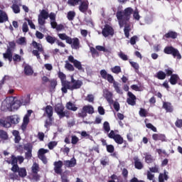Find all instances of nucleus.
Masks as SVG:
<instances>
[{
    "instance_id": "obj_42",
    "label": "nucleus",
    "mask_w": 182,
    "mask_h": 182,
    "mask_svg": "<svg viewBox=\"0 0 182 182\" xmlns=\"http://www.w3.org/2000/svg\"><path fill=\"white\" fill-rule=\"evenodd\" d=\"M111 71L112 73H115V75H119V73H122V68L119 65H116L111 68Z\"/></svg>"
},
{
    "instance_id": "obj_34",
    "label": "nucleus",
    "mask_w": 182,
    "mask_h": 182,
    "mask_svg": "<svg viewBox=\"0 0 182 182\" xmlns=\"http://www.w3.org/2000/svg\"><path fill=\"white\" fill-rule=\"evenodd\" d=\"M163 107L166 112H169V113L173 112V106H171V103L170 102H164Z\"/></svg>"
},
{
    "instance_id": "obj_46",
    "label": "nucleus",
    "mask_w": 182,
    "mask_h": 182,
    "mask_svg": "<svg viewBox=\"0 0 182 182\" xmlns=\"http://www.w3.org/2000/svg\"><path fill=\"white\" fill-rule=\"evenodd\" d=\"M18 176L20 177H22V178L26 177L27 173H26V169L25 168H20L18 169Z\"/></svg>"
},
{
    "instance_id": "obj_7",
    "label": "nucleus",
    "mask_w": 182,
    "mask_h": 182,
    "mask_svg": "<svg viewBox=\"0 0 182 182\" xmlns=\"http://www.w3.org/2000/svg\"><path fill=\"white\" fill-rule=\"evenodd\" d=\"M14 100L15 98L13 97H6L1 103V110H11Z\"/></svg>"
},
{
    "instance_id": "obj_55",
    "label": "nucleus",
    "mask_w": 182,
    "mask_h": 182,
    "mask_svg": "<svg viewBox=\"0 0 182 182\" xmlns=\"http://www.w3.org/2000/svg\"><path fill=\"white\" fill-rule=\"evenodd\" d=\"M130 31H132V29L130 28V26L126 25L124 29V32L126 38H129Z\"/></svg>"
},
{
    "instance_id": "obj_25",
    "label": "nucleus",
    "mask_w": 182,
    "mask_h": 182,
    "mask_svg": "<svg viewBox=\"0 0 182 182\" xmlns=\"http://www.w3.org/2000/svg\"><path fill=\"white\" fill-rule=\"evenodd\" d=\"M4 59H8L9 62H12V50L9 48L5 53L3 54Z\"/></svg>"
},
{
    "instance_id": "obj_28",
    "label": "nucleus",
    "mask_w": 182,
    "mask_h": 182,
    "mask_svg": "<svg viewBox=\"0 0 182 182\" xmlns=\"http://www.w3.org/2000/svg\"><path fill=\"white\" fill-rule=\"evenodd\" d=\"M6 21H8V15L5 11L0 10V23H4Z\"/></svg>"
},
{
    "instance_id": "obj_1",
    "label": "nucleus",
    "mask_w": 182,
    "mask_h": 182,
    "mask_svg": "<svg viewBox=\"0 0 182 182\" xmlns=\"http://www.w3.org/2000/svg\"><path fill=\"white\" fill-rule=\"evenodd\" d=\"M83 85V82L79 80H75L73 75H71V82L68 81L63 82V87L61 90L63 93H68V89L70 90H75V89H80L82 85Z\"/></svg>"
},
{
    "instance_id": "obj_21",
    "label": "nucleus",
    "mask_w": 182,
    "mask_h": 182,
    "mask_svg": "<svg viewBox=\"0 0 182 182\" xmlns=\"http://www.w3.org/2000/svg\"><path fill=\"white\" fill-rule=\"evenodd\" d=\"M48 18L50 20L51 28H55L56 26V14L53 12L48 14Z\"/></svg>"
},
{
    "instance_id": "obj_60",
    "label": "nucleus",
    "mask_w": 182,
    "mask_h": 182,
    "mask_svg": "<svg viewBox=\"0 0 182 182\" xmlns=\"http://www.w3.org/2000/svg\"><path fill=\"white\" fill-rule=\"evenodd\" d=\"M106 79L107 80V82H109V83H114V78L113 77V75L109 74Z\"/></svg>"
},
{
    "instance_id": "obj_38",
    "label": "nucleus",
    "mask_w": 182,
    "mask_h": 182,
    "mask_svg": "<svg viewBox=\"0 0 182 182\" xmlns=\"http://www.w3.org/2000/svg\"><path fill=\"white\" fill-rule=\"evenodd\" d=\"M58 37L60 38V39H62V41H65L67 43H68V42H70V37L66 36L65 33H58Z\"/></svg>"
},
{
    "instance_id": "obj_16",
    "label": "nucleus",
    "mask_w": 182,
    "mask_h": 182,
    "mask_svg": "<svg viewBox=\"0 0 182 182\" xmlns=\"http://www.w3.org/2000/svg\"><path fill=\"white\" fill-rule=\"evenodd\" d=\"M128 96L129 97L127 99V102L128 105H130L131 106H135L136 105V96L133 95L131 92H128Z\"/></svg>"
},
{
    "instance_id": "obj_43",
    "label": "nucleus",
    "mask_w": 182,
    "mask_h": 182,
    "mask_svg": "<svg viewBox=\"0 0 182 182\" xmlns=\"http://www.w3.org/2000/svg\"><path fill=\"white\" fill-rule=\"evenodd\" d=\"M9 136H8V133L4 130H0V139L1 140H8Z\"/></svg>"
},
{
    "instance_id": "obj_50",
    "label": "nucleus",
    "mask_w": 182,
    "mask_h": 182,
    "mask_svg": "<svg viewBox=\"0 0 182 182\" xmlns=\"http://www.w3.org/2000/svg\"><path fill=\"white\" fill-rule=\"evenodd\" d=\"M47 42L48 43H50V45H53V43H55V42H56V38L55 37H52L50 36H48L46 38Z\"/></svg>"
},
{
    "instance_id": "obj_62",
    "label": "nucleus",
    "mask_w": 182,
    "mask_h": 182,
    "mask_svg": "<svg viewBox=\"0 0 182 182\" xmlns=\"http://www.w3.org/2000/svg\"><path fill=\"white\" fill-rule=\"evenodd\" d=\"M78 141H79V138L77 136H72V139H71L72 144H77Z\"/></svg>"
},
{
    "instance_id": "obj_18",
    "label": "nucleus",
    "mask_w": 182,
    "mask_h": 182,
    "mask_svg": "<svg viewBox=\"0 0 182 182\" xmlns=\"http://www.w3.org/2000/svg\"><path fill=\"white\" fill-rule=\"evenodd\" d=\"M21 6H22V4H18L16 1H14L11 6V9H12L14 14H21Z\"/></svg>"
},
{
    "instance_id": "obj_13",
    "label": "nucleus",
    "mask_w": 182,
    "mask_h": 182,
    "mask_svg": "<svg viewBox=\"0 0 182 182\" xmlns=\"http://www.w3.org/2000/svg\"><path fill=\"white\" fill-rule=\"evenodd\" d=\"M68 60L70 62V63H73L76 69H78V70H83V68L82 67V63L80 61L75 60L73 55H70L68 57Z\"/></svg>"
},
{
    "instance_id": "obj_49",
    "label": "nucleus",
    "mask_w": 182,
    "mask_h": 182,
    "mask_svg": "<svg viewBox=\"0 0 182 182\" xmlns=\"http://www.w3.org/2000/svg\"><path fill=\"white\" fill-rule=\"evenodd\" d=\"M103 129L105 133L110 132V124L108 122H105L103 124Z\"/></svg>"
},
{
    "instance_id": "obj_6",
    "label": "nucleus",
    "mask_w": 182,
    "mask_h": 182,
    "mask_svg": "<svg viewBox=\"0 0 182 182\" xmlns=\"http://www.w3.org/2000/svg\"><path fill=\"white\" fill-rule=\"evenodd\" d=\"M78 9L82 14H92V11L89 10V1L81 0L79 4Z\"/></svg>"
},
{
    "instance_id": "obj_37",
    "label": "nucleus",
    "mask_w": 182,
    "mask_h": 182,
    "mask_svg": "<svg viewBox=\"0 0 182 182\" xmlns=\"http://www.w3.org/2000/svg\"><path fill=\"white\" fill-rule=\"evenodd\" d=\"M12 134L15 137V139H14L15 143H18V141H21V136L19 135L18 131L14 130L12 132Z\"/></svg>"
},
{
    "instance_id": "obj_3",
    "label": "nucleus",
    "mask_w": 182,
    "mask_h": 182,
    "mask_svg": "<svg viewBox=\"0 0 182 182\" xmlns=\"http://www.w3.org/2000/svg\"><path fill=\"white\" fill-rule=\"evenodd\" d=\"M21 119L18 115H12L6 118H0V126L9 129L12 124H18Z\"/></svg>"
},
{
    "instance_id": "obj_4",
    "label": "nucleus",
    "mask_w": 182,
    "mask_h": 182,
    "mask_svg": "<svg viewBox=\"0 0 182 182\" xmlns=\"http://www.w3.org/2000/svg\"><path fill=\"white\" fill-rule=\"evenodd\" d=\"M32 46L33 47L34 49H37V50H33L32 51V53L34 56H36L38 60H40L41 59V53H39V52H42L44 56V59L46 60H48V59H49V55L43 53V46H42V44L37 43L36 41H33Z\"/></svg>"
},
{
    "instance_id": "obj_29",
    "label": "nucleus",
    "mask_w": 182,
    "mask_h": 182,
    "mask_svg": "<svg viewBox=\"0 0 182 182\" xmlns=\"http://www.w3.org/2000/svg\"><path fill=\"white\" fill-rule=\"evenodd\" d=\"M144 156H145V162L147 163L148 164L153 163V161L156 160V159H154V157H153L149 154H144Z\"/></svg>"
},
{
    "instance_id": "obj_48",
    "label": "nucleus",
    "mask_w": 182,
    "mask_h": 182,
    "mask_svg": "<svg viewBox=\"0 0 182 182\" xmlns=\"http://www.w3.org/2000/svg\"><path fill=\"white\" fill-rule=\"evenodd\" d=\"M168 178V176H167V173H160L159 176V182H164V180H167Z\"/></svg>"
},
{
    "instance_id": "obj_59",
    "label": "nucleus",
    "mask_w": 182,
    "mask_h": 182,
    "mask_svg": "<svg viewBox=\"0 0 182 182\" xmlns=\"http://www.w3.org/2000/svg\"><path fill=\"white\" fill-rule=\"evenodd\" d=\"M151 173H159V166L155 165L154 167L149 168V171Z\"/></svg>"
},
{
    "instance_id": "obj_12",
    "label": "nucleus",
    "mask_w": 182,
    "mask_h": 182,
    "mask_svg": "<svg viewBox=\"0 0 182 182\" xmlns=\"http://www.w3.org/2000/svg\"><path fill=\"white\" fill-rule=\"evenodd\" d=\"M69 45H71L72 49H79L80 48V41L77 38H70Z\"/></svg>"
},
{
    "instance_id": "obj_40",
    "label": "nucleus",
    "mask_w": 182,
    "mask_h": 182,
    "mask_svg": "<svg viewBox=\"0 0 182 182\" xmlns=\"http://www.w3.org/2000/svg\"><path fill=\"white\" fill-rule=\"evenodd\" d=\"M134 161H135V168H138V170H141L143 168V164L139 159L134 158Z\"/></svg>"
},
{
    "instance_id": "obj_58",
    "label": "nucleus",
    "mask_w": 182,
    "mask_h": 182,
    "mask_svg": "<svg viewBox=\"0 0 182 182\" xmlns=\"http://www.w3.org/2000/svg\"><path fill=\"white\" fill-rule=\"evenodd\" d=\"M85 100L87 102H89V103H93V102L95 101V96H93V95H88L86 97Z\"/></svg>"
},
{
    "instance_id": "obj_8",
    "label": "nucleus",
    "mask_w": 182,
    "mask_h": 182,
    "mask_svg": "<svg viewBox=\"0 0 182 182\" xmlns=\"http://www.w3.org/2000/svg\"><path fill=\"white\" fill-rule=\"evenodd\" d=\"M88 114H93L95 109L92 105H85L82 107L81 112L78 114L79 117H86Z\"/></svg>"
},
{
    "instance_id": "obj_41",
    "label": "nucleus",
    "mask_w": 182,
    "mask_h": 182,
    "mask_svg": "<svg viewBox=\"0 0 182 182\" xmlns=\"http://www.w3.org/2000/svg\"><path fill=\"white\" fill-rule=\"evenodd\" d=\"M82 0H68V4L70 6H76L80 4Z\"/></svg>"
},
{
    "instance_id": "obj_64",
    "label": "nucleus",
    "mask_w": 182,
    "mask_h": 182,
    "mask_svg": "<svg viewBox=\"0 0 182 182\" xmlns=\"http://www.w3.org/2000/svg\"><path fill=\"white\" fill-rule=\"evenodd\" d=\"M90 51H91V53H92L93 58H95V56H97V57L99 56V52L97 51L96 48H92L90 49Z\"/></svg>"
},
{
    "instance_id": "obj_23",
    "label": "nucleus",
    "mask_w": 182,
    "mask_h": 182,
    "mask_svg": "<svg viewBox=\"0 0 182 182\" xmlns=\"http://www.w3.org/2000/svg\"><path fill=\"white\" fill-rule=\"evenodd\" d=\"M180 80V77H178V75L177 74H173L171 75V77L169 79V82L171 85H177L178 82Z\"/></svg>"
},
{
    "instance_id": "obj_61",
    "label": "nucleus",
    "mask_w": 182,
    "mask_h": 182,
    "mask_svg": "<svg viewBox=\"0 0 182 182\" xmlns=\"http://www.w3.org/2000/svg\"><path fill=\"white\" fill-rule=\"evenodd\" d=\"M106 147L108 153H113L114 151V146L113 145H107Z\"/></svg>"
},
{
    "instance_id": "obj_14",
    "label": "nucleus",
    "mask_w": 182,
    "mask_h": 182,
    "mask_svg": "<svg viewBox=\"0 0 182 182\" xmlns=\"http://www.w3.org/2000/svg\"><path fill=\"white\" fill-rule=\"evenodd\" d=\"M55 110L60 117H65V116H66V112H63V110H65V107L62 104H57L55 105Z\"/></svg>"
},
{
    "instance_id": "obj_15",
    "label": "nucleus",
    "mask_w": 182,
    "mask_h": 182,
    "mask_svg": "<svg viewBox=\"0 0 182 182\" xmlns=\"http://www.w3.org/2000/svg\"><path fill=\"white\" fill-rule=\"evenodd\" d=\"M103 93L104 97L106 99L108 103H109V105H112V103H113V93L107 90H104Z\"/></svg>"
},
{
    "instance_id": "obj_35",
    "label": "nucleus",
    "mask_w": 182,
    "mask_h": 182,
    "mask_svg": "<svg viewBox=\"0 0 182 182\" xmlns=\"http://www.w3.org/2000/svg\"><path fill=\"white\" fill-rule=\"evenodd\" d=\"M6 163L11 164V166L18 165V158L15 156H11V160H6Z\"/></svg>"
},
{
    "instance_id": "obj_22",
    "label": "nucleus",
    "mask_w": 182,
    "mask_h": 182,
    "mask_svg": "<svg viewBox=\"0 0 182 182\" xmlns=\"http://www.w3.org/2000/svg\"><path fill=\"white\" fill-rule=\"evenodd\" d=\"M63 164L65 167H75L76 166V159L73 158L70 160L64 161Z\"/></svg>"
},
{
    "instance_id": "obj_17",
    "label": "nucleus",
    "mask_w": 182,
    "mask_h": 182,
    "mask_svg": "<svg viewBox=\"0 0 182 182\" xmlns=\"http://www.w3.org/2000/svg\"><path fill=\"white\" fill-rule=\"evenodd\" d=\"M62 166H63V162L62 161L54 162V170L57 174H60V173H62Z\"/></svg>"
},
{
    "instance_id": "obj_57",
    "label": "nucleus",
    "mask_w": 182,
    "mask_h": 182,
    "mask_svg": "<svg viewBox=\"0 0 182 182\" xmlns=\"http://www.w3.org/2000/svg\"><path fill=\"white\" fill-rule=\"evenodd\" d=\"M118 56L120 58V59H122V60H128L129 58H127V55L124 54V53L120 51L118 53Z\"/></svg>"
},
{
    "instance_id": "obj_9",
    "label": "nucleus",
    "mask_w": 182,
    "mask_h": 182,
    "mask_svg": "<svg viewBox=\"0 0 182 182\" xmlns=\"http://www.w3.org/2000/svg\"><path fill=\"white\" fill-rule=\"evenodd\" d=\"M108 137L112 139L117 144H123V137L120 134L114 133V131L112 130L108 134Z\"/></svg>"
},
{
    "instance_id": "obj_45",
    "label": "nucleus",
    "mask_w": 182,
    "mask_h": 182,
    "mask_svg": "<svg viewBox=\"0 0 182 182\" xmlns=\"http://www.w3.org/2000/svg\"><path fill=\"white\" fill-rule=\"evenodd\" d=\"M75 16H76V13L73 11H69L67 14L68 21H73V19H75Z\"/></svg>"
},
{
    "instance_id": "obj_36",
    "label": "nucleus",
    "mask_w": 182,
    "mask_h": 182,
    "mask_svg": "<svg viewBox=\"0 0 182 182\" xmlns=\"http://www.w3.org/2000/svg\"><path fill=\"white\" fill-rule=\"evenodd\" d=\"M165 38H172V39H176V38H177V33L174 31H169L168 33L164 35L163 39Z\"/></svg>"
},
{
    "instance_id": "obj_63",
    "label": "nucleus",
    "mask_w": 182,
    "mask_h": 182,
    "mask_svg": "<svg viewBox=\"0 0 182 182\" xmlns=\"http://www.w3.org/2000/svg\"><path fill=\"white\" fill-rule=\"evenodd\" d=\"M100 73L102 79H106V77H107V75H109L105 70H102Z\"/></svg>"
},
{
    "instance_id": "obj_33",
    "label": "nucleus",
    "mask_w": 182,
    "mask_h": 182,
    "mask_svg": "<svg viewBox=\"0 0 182 182\" xmlns=\"http://www.w3.org/2000/svg\"><path fill=\"white\" fill-rule=\"evenodd\" d=\"M113 86L117 93H119V95H123V91L120 90V84H119V82L114 81Z\"/></svg>"
},
{
    "instance_id": "obj_31",
    "label": "nucleus",
    "mask_w": 182,
    "mask_h": 182,
    "mask_svg": "<svg viewBox=\"0 0 182 182\" xmlns=\"http://www.w3.org/2000/svg\"><path fill=\"white\" fill-rule=\"evenodd\" d=\"M46 113L48 117L50 119V117L53 115V108L50 105L47 106L46 107Z\"/></svg>"
},
{
    "instance_id": "obj_2",
    "label": "nucleus",
    "mask_w": 182,
    "mask_h": 182,
    "mask_svg": "<svg viewBox=\"0 0 182 182\" xmlns=\"http://www.w3.org/2000/svg\"><path fill=\"white\" fill-rule=\"evenodd\" d=\"M133 14V9L128 7L124 11H117V18L119 21L120 28H123L127 21L130 19V15Z\"/></svg>"
},
{
    "instance_id": "obj_47",
    "label": "nucleus",
    "mask_w": 182,
    "mask_h": 182,
    "mask_svg": "<svg viewBox=\"0 0 182 182\" xmlns=\"http://www.w3.org/2000/svg\"><path fill=\"white\" fill-rule=\"evenodd\" d=\"M31 170L34 174H38V171H39V164L34 163L32 166Z\"/></svg>"
},
{
    "instance_id": "obj_39",
    "label": "nucleus",
    "mask_w": 182,
    "mask_h": 182,
    "mask_svg": "<svg viewBox=\"0 0 182 182\" xmlns=\"http://www.w3.org/2000/svg\"><path fill=\"white\" fill-rule=\"evenodd\" d=\"M66 107L68 109V110H73V112H76V110H77V107H76V105L72 102H68Z\"/></svg>"
},
{
    "instance_id": "obj_5",
    "label": "nucleus",
    "mask_w": 182,
    "mask_h": 182,
    "mask_svg": "<svg viewBox=\"0 0 182 182\" xmlns=\"http://www.w3.org/2000/svg\"><path fill=\"white\" fill-rule=\"evenodd\" d=\"M49 18V11L48 9L40 10V14L38 16V22L40 26H43L46 23V19Z\"/></svg>"
},
{
    "instance_id": "obj_32",
    "label": "nucleus",
    "mask_w": 182,
    "mask_h": 182,
    "mask_svg": "<svg viewBox=\"0 0 182 182\" xmlns=\"http://www.w3.org/2000/svg\"><path fill=\"white\" fill-rule=\"evenodd\" d=\"M166 74L163 71H159L155 75V77H157V79H159V80H164V79H166Z\"/></svg>"
},
{
    "instance_id": "obj_27",
    "label": "nucleus",
    "mask_w": 182,
    "mask_h": 182,
    "mask_svg": "<svg viewBox=\"0 0 182 182\" xmlns=\"http://www.w3.org/2000/svg\"><path fill=\"white\" fill-rule=\"evenodd\" d=\"M16 43L18 45H21V46H26L28 41H26V38L25 37H19L16 41Z\"/></svg>"
},
{
    "instance_id": "obj_19",
    "label": "nucleus",
    "mask_w": 182,
    "mask_h": 182,
    "mask_svg": "<svg viewBox=\"0 0 182 182\" xmlns=\"http://www.w3.org/2000/svg\"><path fill=\"white\" fill-rule=\"evenodd\" d=\"M152 139L153 140H155V141H157V140H161V141H167L166 135L163 134H154L152 135Z\"/></svg>"
},
{
    "instance_id": "obj_10",
    "label": "nucleus",
    "mask_w": 182,
    "mask_h": 182,
    "mask_svg": "<svg viewBox=\"0 0 182 182\" xmlns=\"http://www.w3.org/2000/svg\"><path fill=\"white\" fill-rule=\"evenodd\" d=\"M102 33L103 36H105V38H107V36H113L114 31L113 30V28L112 26L107 24L102 29Z\"/></svg>"
},
{
    "instance_id": "obj_44",
    "label": "nucleus",
    "mask_w": 182,
    "mask_h": 182,
    "mask_svg": "<svg viewBox=\"0 0 182 182\" xmlns=\"http://www.w3.org/2000/svg\"><path fill=\"white\" fill-rule=\"evenodd\" d=\"M175 49L176 48L172 46H168L164 48V52L166 53V55H171Z\"/></svg>"
},
{
    "instance_id": "obj_26",
    "label": "nucleus",
    "mask_w": 182,
    "mask_h": 182,
    "mask_svg": "<svg viewBox=\"0 0 182 182\" xmlns=\"http://www.w3.org/2000/svg\"><path fill=\"white\" fill-rule=\"evenodd\" d=\"M21 106H22L21 102H20L19 99L16 100L11 103V109H13L14 110H18V108L21 107Z\"/></svg>"
},
{
    "instance_id": "obj_11",
    "label": "nucleus",
    "mask_w": 182,
    "mask_h": 182,
    "mask_svg": "<svg viewBox=\"0 0 182 182\" xmlns=\"http://www.w3.org/2000/svg\"><path fill=\"white\" fill-rule=\"evenodd\" d=\"M46 153H49V150L45 149H40L38 152V159H40L44 164H48V159H46V156H45Z\"/></svg>"
},
{
    "instance_id": "obj_53",
    "label": "nucleus",
    "mask_w": 182,
    "mask_h": 182,
    "mask_svg": "<svg viewBox=\"0 0 182 182\" xmlns=\"http://www.w3.org/2000/svg\"><path fill=\"white\" fill-rule=\"evenodd\" d=\"M149 114V112H147V110L141 108L139 110V116H141V117H146L147 115Z\"/></svg>"
},
{
    "instance_id": "obj_54",
    "label": "nucleus",
    "mask_w": 182,
    "mask_h": 182,
    "mask_svg": "<svg viewBox=\"0 0 182 182\" xmlns=\"http://www.w3.org/2000/svg\"><path fill=\"white\" fill-rule=\"evenodd\" d=\"M58 146V141H50L48 144V147L50 150H53L54 147H56Z\"/></svg>"
},
{
    "instance_id": "obj_51",
    "label": "nucleus",
    "mask_w": 182,
    "mask_h": 182,
    "mask_svg": "<svg viewBox=\"0 0 182 182\" xmlns=\"http://www.w3.org/2000/svg\"><path fill=\"white\" fill-rule=\"evenodd\" d=\"M171 55H173V58H177V59H181V54H180V52L176 48L174 49Z\"/></svg>"
},
{
    "instance_id": "obj_56",
    "label": "nucleus",
    "mask_w": 182,
    "mask_h": 182,
    "mask_svg": "<svg viewBox=\"0 0 182 182\" xmlns=\"http://www.w3.org/2000/svg\"><path fill=\"white\" fill-rule=\"evenodd\" d=\"M58 77H60V79L62 82V86H63V82H66V81H65V80L66 79V75L60 71L58 73Z\"/></svg>"
},
{
    "instance_id": "obj_30",
    "label": "nucleus",
    "mask_w": 182,
    "mask_h": 182,
    "mask_svg": "<svg viewBox=\"0 0 182 182\" xmlns=\"http://www.w3.org/2000/svg\"><path fill=\"white\" fill-rule=\"evenodd\" d=\"M24 73L27 75V76H31L33 75V70L31 66L27 65L24 68Z\"/></svg>"
},
{
    "instance_id": "obj_52",
    "label": "nucleus",
    "mask_w": 182,
    "mask_h": 182,
    "mask_svg": "<svg viewBox=\"0 0 182 182\" xmlns=\"http://www.w3.org/2000/svg\"><path fill=\"white\" fill-rule=\"evenodd\" d=\"M65 68L68 69V70H70L71 72H73L75 70V68L72 64L69 63V61H65Z\"/></svg>"
},
{
    "instance_id": "obj_24",
    "label": "nucleus",
    "mask_w": 182,
    "mask_h": 182,
    "mask_svg": "<svg viewBox=\"0 0 182 182\" xmlns=\"http://www.w3.org/2000/svg\"><path fill=\"white\" fill-rule=\"evenodd\" d=\"M31 114H32V110H28L27 114L24 116L23 120V127L28 126V123H29V117H31Z\"/></svg>"
},
{
    "instance_id": "obj_20",
    "label": "nucleus",
    "mask_w": 182,
    "mask_h": 182,
    "mask_svg": "<svg viewBox=\"0 0 182 182\" xmlns=\"http://www.w3.org/2000/svg\"><path fill=\"white\" fill-rule=\"evenodd\" d=\"M18 100H20L23 106H25L26 105L29 104V102H31V95H26L22 96L18 99Z\"/></svg>"
}]
</instances>
